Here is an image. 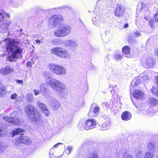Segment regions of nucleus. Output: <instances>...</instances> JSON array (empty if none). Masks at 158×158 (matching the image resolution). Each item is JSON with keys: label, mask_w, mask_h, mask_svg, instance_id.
I'll list each match as a JSON object with an SVG mask.
<instances>
[{"label": "nucleus", "mask_w": 158, "mask_h": 158, "mask_svg": "<svg viewBox=\"0 0 158 158\" xmlns=\"http://www.w3.org/2000/svg\"><path fill=\"white\" fill-rule=\"evenodd\" d=\"M4 40L7 51L11 52L10 54L7 58L6 60L13 61H15V58H21L23 49L20 46L19 40L10 38L5 39Z\"/></svg>", "instance_id": "f257e3e1"}, {"label": "nucleus", "mask_w": 158, "mask_h": 158, "mask_svg": "<svg viewBox=\"0 0 158 158\" xmlns=\"http://www.w3.org/2000/svg\"><path fill=\"white\" fill-rule=\"evenodd\" d=\"M64 19L60 15H55L51 17L48 20L49 24L56 26L59 25L58 28L54 31L55 35L58 37H63L69 35L71 31V27L68 25L62 23Z\"/></svg>", "instance_id": "f03ea898"}, {"label": "nucleus", "mask_w": 158, "mask_h": 158, "mask_svg": "<svg viewBox=\"0 0 158 158\" xmlns=\"http://www.w3.org/2000/svg\"><path fill=\"white\" fill-rule=\"evenodd\" d=\"M24 110L27 115L33 123H35L38 128L41 129L44 126V121L42 115L39 113L35 112V107L32 105L26 106Z\"/></svg>", "instance_id": "7ed1b4c3"}, {"label": "nucleus", "mask_w": 158, "mask_h": 158, "mask_svg": "<svg viewBox=\"0 0 158 158\" xmlns=\"http://www.w3.org/2000/svg\"><path fill=\"white\" fill-rule=\"evenodd\" d=\"M46 77V84L58 93L60 97L65 98L67 96L68 94V89L64 83L54 78Z\"/></svg>", "instance_id": "20e7f679"}, {"label": "nucleus", "mask_w": 158, "mask_h": 158, "mask_svg": "<svg viewBox=\"0 0 158 158\" xmlns=\"http://www.w3.org/2000/svg\"><path fill=\"white\" fill-rule=\"evenodd\" d=\"M5 17H9V15L6 13L4 11H0V27L3 29L1 31L2 33H4L6 31L8 30V27L10 25V22L9 20H6Z\"/></svg>", "instance_id": "39448f33"}, {"label": "nucleus", "mask_w": 158, "mask_h": 158, "mask_svg": "<svg viewBox=\"0 0 158 158\" xmlns=\"http://www.w3.org/2000/svg\"><path fill=\"white\" fill-rule=\"evenodd\" d=\"M52 53L53 55L64 58L69 59L70 58L71 55L66 50L60 47H56L51 50Z\"/></svg>", "instance_id": "423d86ee"}, {"label": "nucleus", "mask_w": 158, "mask_h": 158, "mask_svg": "<svg viewBox=\"0 0 158 158\" xmlns=\"http://www.w3.org/2000/svg\"><path fill=\"white\" fill-rule=\"evenodd\" d=\"M48 67L51 72L56 75H64L66 73L65 69L59 65L50 64L48 65Z\"/></svg>", "instance_id": "0eeeda50"}, {"label": "nucleus", "mask_w": 158, "mask_h": 158, "mask_svg": "<svg viewBox=\"0 0 158 158\" xmlns=\"http://www.w3.org/2000/svg\"><path fill=\"white\" fill-rule=\"evenodd\" d=\"M17 114V111L13 112L10 114L11 117L10 118L9 116H6L3 117V119L5 121L14 125H18L19 123V120L17 118V117L16 116Z\"/></svg>", "instance_id": "6e6552de"}, {"label": "nucleus", "mask_w": 158, "mask_h": 158, "mask_svg": "<svg viewBox=\"0 0 158 158\" xmlns=\"http://www.w3.org/2000/svg\"><path fill=\"white\" fill-rule=\"evenodd\" d=\"M141 62L143 66L147 68H152L155 63L154 61L151 57L143 58Z\"/></svg>", "instance_id": "1a4fd4ad"}, {"label": "nucleus", "mask_w": 158, "mask_h": 158, "mask_svg": "<svg viewBox=\"0 0 158 158\" xmlns=\"http://www.w3.org/2000/svg\"><path fill=\"white\" fill-rule=\"evenodd\" d=\"M96 122L93 119H87L84 124V127L87 130L91 129L96 127Z\"/></svg>", "instance_id": "9d476101"}, {"label": "nucleus", "mask_w": 158, "mask_h": 158, "mask_svg": "<svg viewBox=\"0 0 158 158\" xmlns=\"http://www.w3.org/2000/svg\"><path fill=\"white\" fill-rule=\"evenodd\" d=\"M21 135L15 142V145H18L20 143H24L27 145H29L31 143V140L27 137L21 134Z\"/></svg>", "instance_id": "9b49d317"}, {"label": "nucleus", "mask_w": 158, "mask_h": 158, "mask_svg": "<svg viewBox=\"0 0 158 158\" xmlns=\"http://www.w3.org/2000/svg\"><path fill=\"white\" fill-rule=\"evenodd\" d=\"M62 144L61 143H58L55 145L50 150L49 156L50 158H61L62 156V155H59L58 154V152L56 150L55 148L58 147V146Z\"/></svg>", "instance_id": "f8f14e48"}, {"label": "nucleus", "mask_w": 158, "mask_h": 158, "mask_svg": "<svg viewBox=\"0 0 158 158\" xmlns=\"http://www.w3.org/2000/svg\"><path fill=\"white\" fill-rule=\"evenodd\" d=\"M15 69L13 67L7 65L2 68L0 69V73L2 76L10 75L14 72Z\"/></svg>", "instance_id": "ddd939ff"}, {"label": "nucleus", "mask_w": 158, "mask_h": 158, "mask_svg": "<svg viewBox=\"0 0 158 158\" xmlns=\"http://www.w3.org/2000/svg\"><path fill=\"white\" fill-rule=\"evenodd\" d=\"M126 11L125 8L123 6L118 4L116 6V9L114 11V15L117 17H122Z\"/></svg>", "instance_id": "4468645a"}, {"label": "nucleus", "mask_w": 158, "mask_h": 158, "mask_svg": "<svg viewBox=\"0 0 158 158\" xmlns=\"http://www.w3.org/2000/svg\"><path fill=\"white\" fill-rule=\"evenodd\" d=\"M100 112L99 108L97 106L93 107L92 105L88 115L89 117H96Z\"/></svg>", "instance_id": "2eb2a0df"}, {"label": "nucleus", "mask_w": 158, "mask_h": 158, "mask_svg": "<svg viewBox=\"0 0 158 158\" xmlns=\"http://www.w3.org/2000/svg\"><path fill=\"white\" fill-rule=\"evenodd\" d=\"M133 97L135 98L142 100L144 98V94L143 91L139 90H135L133 94Z\"/></svg>", "instance_id": "dca6fc26"}, {"label": "nucleus", "mask_w": 158, "mask_h": 158, "mask_svg": "<svg viewBox=\"0 0 158 158\" xmlns=\"http://www.w3.org/2000/svg\"><path fill=\"white\" fill-rule=\"evenodd\" d=\"M131 49L128 46H124L122 49V52L124 56L127 58H131L132 55L130 54Z\"/></svg>", "instance_id": "f3484780"}, {"label": "nucleus", "mask_w": 158, "mask_h": 158, "mask_svg": "<svg viewBox=\"0 0 158 158\" xmlns=\"http://www.w3.org/2000/svg\"><path fill=\"white\" fill-rule=\"evenodd\" d=\"M50 104L52 106V109L55 110H57L60 106V104L58 102L53 98L51 99Z\"/></svg>", "instance_id": "a211bd4d"}, {"label": "nucleus", "mask_w": 158, "mask_h": 158, "mask_svg": "<svg viewBox=\"0 0 158 158\" xmlns=\"http://www.w3.org/2000/svg\"><path fill=\"white\" fill-rule=\"evenodd\" d=\"M131 117V114L129 111H126L123 112L121 115L122 119L125 121H128L130 119Z\"/></svg>", "instance_id": "6ab92c4d"}, {"label": "nucleus", "mask_w": 158, "mask_h": 158, "mask_svg": "<svg viewBox=\"0 0 158 158\" xmlns=\"http://www.w3.org/2000/svg\"><path fill=\"white\" fill-rule=\"evenodd\" d=\"M40 91L44 96H47L48 92V89L46 88L44 84H42L40 86Z\"/></svg>", "instance_id": "aec40b11"}, {"label": "nucleus", "mask_w": 158, "mask_h": 158, "mask_svg": "<svg viewBox=\"0 0 158 158\" xmlns=\"http://www.w3.org/2000/svg\"><path fill=\"white\" fill-rule=\"evenodd\" d=\"M140 80L139 77L135 78L131 84V88H133L135 86L139 85L140 83Z\"/></svg>", "instance_id": "412c9836"}, {"label": "nucleus", "mask_w": 158, "mask_h": 158, "mask_svg": "<svg viewBox=\"0 0 158 158\" xmlns=\"http://www.w3.org/2000/svg\"><path fill=\"white\" fill-rule=\"evenodd\" d=\"M5 86L0 82V97H2L6 94Z\"/></svg>", "instance_id": "4be33fe9"}, {"label": "nucleus", "mask_w": 158, "mask_h": 158, "mask_svg": "<svg viewBox=\"0 0 158 158\" xmlns=\"http://www.w3.org/2000/svg\"><path fill=\"white\" fill-rule=\"evenodd\" d=\"M137 9H139L140 10H146L148 9V7L143 2L139 3L137 7Z\"/></svg>", "instance_id": "5701e85b"}, {"label": "nucleus", "mask_w": 158, "mask_h": 158, "mask_svg": "<svg viewBox=\"0 0 158 158\" xmlns=\"http://www.w3.org/2000/svg\"><path fill=\"white\" fill-rule=\"evenodd\" d=\"M24 130L23 129L21 128H18L15 129L12 131V132L11 133V135L12 137H13L15 135L18 134H20L21 133L23 132L24 131Z\"/></svg>", "instance_id": "b1692460"}, {"label": "nucleus", "mask_w": 158, "mask_h": 158, "mask_svg": "<svg viewBox=\"0 0 158 158\" xmlns=\"http://www.w3.org/2000/svg\"><path fill=\"white\" fill-rule=\"evenodd\" d=\"M113 104L114 103H113V101H110L109 103L108 102H104L102 103V106L104 108H110L112 107Z\"/></svg>", "instance_id": "393cba45"}, {"label": "nucleus", "mask_w": 158, "mask_h": 158, "mask_svg": "<svg viewBox=\"0 0 158 158\" xmlns=\"http://www.w3.org/2000/svg\"><path fill=\"white\" fill-rule=\"evenodd\" d=\"M158 104L157 100L155 98H151L150 99L149 105L151 106H155Z\"/></svg>", "instance_id": "a878e982"}, {"label": "nucleus", "mask_w": 158, "mask_h": 158, "mask_svg": "<svg viewBox=\"0 0 158 158\" xmlns=\"http://www.w3.org/2000/svg\"><path fill=\"white\" fill-rule=\"evenodd\" d=\"M27 101V102H32L34 100V98L32 94H28L26 96Z\"/></svg>", "instance_id": "bb28decb"}, {"label": "nucleus", "mask_w": 158, "mask_h": 158, "mask_svg": "<svg viewBox=\"0 0 158 158\" xmlns=\"http://www.w3.org/2000/svg\"><path fill=\"white\" fill-rule=\"evenodd\" d=\"M37 106L39 107L41 110H44L46 107V106L44 103H41L39 101L37 102Z\"/></svg>", "instance_id": "cd10ccee"}, {"label": "nucleus", "mask_w": 158, "mask_h": 158, "mask_svg": "<svg viewBox=\"0 0 158 158\" xmlns=\"http://www.w3.org/2000/svg\"><path fill=\"white\" fill-rule=\"evenodd\" d=\"M7 147L6 145H4L3 143L0 142V153L3 152Z\"/></svg>", "instance_id": "c85d7f7f"}, {"label": "nucleus", "mask_w": 158, "mask_h": 158, "mask_svg": "<svg viewBox=\"0 0 158 158\" xmlns=\"http://www.w3.org/2000/svg\"><path fill=\"white\" fill-rule=\"evenodd\" d=\"M67 43L68 45L72 47H75L77 46L76 43L73 41L68 40L67 41Z\"/></svg>", "instance_id": "c756f323"}, {"label": "nucleus", "mask_w": 158, "mask_h": 158, "mask_svg": "<svg viewBox=\"0 0 158 158\" xmlns=\"http://www.w3.org/2000/svg\"><path fill=\"white\" fill-rule=\"evenodd\" d=\"M60 39H56L52 40L51 41V43L53 44L59 45L60 43Z\"/></svg>", "instance_id": "7c9ffc66"}, {"label": "nucleus", "mask_w": 158, "mask_h": 158, "mask_svg": "<svg viewBox=\"0 0 158 158\" xmlns=\"http://www.w3.org/2000/svg\"><path fill=\"white\" fill-rule=\"evenodd\" d=\"M148 150L149 151H153L155 147L153 144L151 143H149L148 145Z\"/></svg>", "instance_id": "2f4dec72"}, {"label": "nucleus", "mask_w": 158, "mask_h": 158, "mask_svg": "<svg viewBox=\"0 0 158 158\" xmlns=\"http://www.w3.org/2000/svg\"><path fill=\"white\" fill-rule=\"evenodd\" d=\"M110 126L108 125H106L105 123L102 124L101 126V130L102 131H105L109 129Z\"/></svg>", "instance_id": "473e14b6"}, {"label": "nucleus", "mask_w": 158, "mask_h": 158, "mask_svg": "<svg viewBox=\"0 0 158 158\" xmlns=\"http://www.w3.org/2000/svg\"><path fill=\"white\" fill-rule=\"evenodd\" d=\"M72 150V147L69 146L67 147L65 150V152L66 154L69 155L71 151Z\"/></svg>", "instance_id": "72a5a7b5"}, {"label": "nucleus", "mask_w": 158, "mask_h": 158, "mask_svg": "<svg viewBox=\"0 0 158 158\" xmlns=\"http://www.w3.org/2000/svg\"><path fill=\"white\" fill-rule=\"evenodd\" d=\"M153 155L152 153L150 152H147L145 155V158H152Z\"/></svg>", "instance_id": "f704fd0d"}, {"label": "nucleus", "mask_w": 158, "mask_h": 158, "mask_svg": "<svg viewBox=\"0 0 158 158\" xmlns=\"http://www.w3.org/2000/svg\"><path fill=\"white\" fill-rule=\"evenodd\" d=\"M139 76L143 80L145 81L149 79V77L147 75H143V74H142L139 75Z\"/></svg>", "instance_id": "c9c22d12"}, {"label": "nucleus", "mask_w": 158, "mask_h": 158, "mask_svg": "<svg viewBox=\"0 0 158 158\" xmlns=\"http://www.w3.org/2000/svg\"><path fill=\"white\" fill-rule=\"evenodd\" d=\"M42 111L44 112L46 116H48L50 114L49 111L46 107L44 110H42Z\"/></svg>", "instance_id": "e433bc0d"}, {"label": "nucleus", "mask_w": 158, "mask_h": 158, "mask_svg": "<svg viewBox=\"0 0 158 158\" xmlns=\"http://www.w3.org/2000/svg\"><path fill=\"white\" fill-rule=\"evenodd\" d=\"M152 91L154 94H157L158 93V89L156 86H154L152 89Z\"/></svg>", "instance_id": "4c0bfd02"}, {"label": "nucleus", "mask_w": 158, "mask_h": 158, "mask_svg": "<svg viewBox=\"0 0 158 158\" xmlns=\"http://www.w3.org/2000/svg\"><path fill=\"white\" fill-rule=\"evenodd\" d=\"M115 58L117 60H121L123 58L122 55L120 54H117L114 55Z\"/></svg>", "instance_id": "58836bf2"}, {"label": "nucleus", "mask_w": 158, "mask_h": 158, "mask_svg": "<svg viewBox=\"0 0 158 158\" xmlns=\"http://www.w3.org/2000/svg\"><path fill=\"white\" fill-rule=\"evenodd\" d=\"M123 157L124 158H133L132 155L128 154L127 152L124 153L123 155Z\"/></svg>", "instance_id": "ea45409f"}, {"label": "nucleus", "mask_w": 158, "mask_h": 158, "mask_svg": "<svg viewBox=\"0 0 158 158\" xmlns=\"http://www.w3.org/2000/svg\"><path fill=\"white\" fill-rule=\"evenodd\" d=\"M89 158H98L97 154L94 153H92L89 156Z\"/></svg>", "instance_id": "a19ab883"}, {"label": "nucleus", "mask_w": 158, "mask_h": 158, "mask_svg": "<svg viewBox=\"0 0 158 158\" xmlns=\"http://www.w3.org/2000/svg\"><path fill=\"white\" fill-rule=\"evenodd\" d=\"M143 154L141 150H139L137 152V153L136 154V156L137 157H140L142 156Z\"/></svg>", "instance_id": "79ce46f5"}, {"label": "nucleus", "mask_w": 158, "mask_h": 158, "mask_svg": "<svg viewBox=\"0 0 158 158\" xmlns=\"http://www.w3.org/2000/svg\"><path fill=\"white\" fill-rule=\"evenodd\" d=\"M17 97V94L16 93H15L12 94L10 96V98L12 100H15L16 99Z\"/></svg>", "instance_id": "37998d69"}, {"label": "nucleus", "mask_w": 158, "mask_h": 158, "mask_svg": "<svg viewBox=\"0 0 158 158\" xmlns=\"http://www.w3.org/2000/svg\"><path fill=\"white\" fill-rule=\"evenodd\" d=\"M154 21L153 19L151 20L149 22V24L150 25L151 28H153L154 27Z\"/></svg>", "instance_id": "c03bdc74"}, {"label": "nucleus", "mask_w": 158, "mask_h": 158, "mask_svg": "<svg viewBox=\"0 0 158 158\" xmlns=\"http://www.w3.org/2000/svg\"><path fill=\"white\" fill-rule=\"evenodd\" d=\"M141 35V33L138 31H136L133 33V35L135 37H138Z\"/></svg>", "instance_id": "a18cd8bd"}, {"label": "nucleus", "mask_w": 158, "mask_h": 158, "mask_svg": "<svg viewBox=\"0 0 158 158\" xmlns=\"http://www.w3.org/2000/svg\"><path fill=\"white\" fill-rule=\"evenodd\" d=\"M34 93L35 95V96H37V95H38V94H39L40 93V91H39L36 89H34Z\"/></svg>", "instance_id": "49530a36"}, {"label": "nucleus", "mask_w": 158, "mask_h": 158, "mask_svg": "<svg viewBox=\"0 0 158 158\" xmlns=\"http://www.w3.org/2000/svg\"><path fill=\"white\" fill-rule=\"evenodd\" d=\"M16 81L17 82V83L19 84V85H23V81L22 80H16Z\"/></svg>", "instance_id": "de8ad7c7"}, {"label": "nucleus", "mask_w": 158, "mask_h": 158, "mask_svg": "<svg viewBox=\"0 0 158 158\" xmlns=\"http://www.w3.org/2000/svg\"><path fill=\"white\" fill-rule=\"evenodd\" d=\"M155 18L156 21L158 22V9L157 10V13L155 15Z\"/></svg>", "instance_id": "09e8293b"}, {"label": "nucleus", "mask_w": 158, "mask_h": 158, "mask_svg": "<svg viewBox=\"0 0 158 158\" xmlns=\"http://www.w3.org/2000/svg\"><path fill=\"white\" fill-rule=\"evenodd\" d=\"M92 22H93V23L95 25H96L97 26H98V24L97 23V22L96 21V18H95H95H92Z\"/></svg>", "instance_id": "8fccbe9b"}, {"label": "nucleus", "mask_w": 158, "mask_h": 158, "mask_svg": "<svg viewBox=\"0 0 158 158\" xmlns=\"http://www.w3.org/2000/svg\"><path fill=\"white\" fill-rule=\"evenodd\" d=\"M3 127V125L1 123H0V133L2 131Z\"/></svg>", "instance_id": "3c124183"}, {"label": "nucleus", "mask_w": 158, "mask_h": 158, "mask_svg": "<svg viewBox=\"0 0 158 158\" xmlns=\"http://www.w3.org/2000/svg\"><path fill=\"white\" fill-rule=\"evenodd\" d=\"M155 54L156 55L158 56V48H157L155 50Z\"/></svg>", "instance_id": "603ef678"}, {"label": "nucleus", "mask_w": 158, "mask_h": 158, "mask_svg": "<svg viewBox=\"0 0 158 158\" xmlns=\"http://www.w3.org/2000/svg\"><path fill=\"white\" fill-rule=\"evenodd\" d=\"M22 101V99L20 97H17L15 100V102H17V101L21 102Z\"/></svg>", "instance_id": "864d4df0"}, {"label": "nucleus", "mask_w": 158, "mask_h": 158, "mask_svg": "<svg viewBox=\"0 0 158 158\" xmlns=\"http://www.w3.org/2000/svg\"><path fill=\"white\" fill-rule=\"evenodd\" d=\"M111 56L110 55H107L106 57V59H111Z\"/></svg>", "instance_id": "5fc2aeb1"}, {"label": "nucleus", "mask_w": 158, "mask_h": 158, "mask_svg": "<svg viewBox=\"0 0 158 158\" xmlns=\"http://www.w3.org/2000/svg\"><path fill=\"white\" fill-rule=\"evenodd\" d=\"M111 93L113 94L112 95L113 96L114 94L115 95V93H116L114 89H112L111 91Z\"/></svg>", "instance_id": "6e6d98bb"}, {"label": "nucleus", "mask_w": 158, "mask_h": 158, "mask_svg": "<svg viewBox=\"0 0 158 158\" xmlns=\"http://www.w3.org/2000/svg\"><path fill=\"white\" fill-rule=\"evenodd\" d=\"M35 42L36 44H40L41 43V41H40V40H38V39L36 40H35Z\"/></svg>", "instance_id": "4d7b16f0"}, {"label": "nucleus", "mask_w": 158, "mask_h": 158, "mask_svg": "<svg viewBox=\"0 0 158 158\" xmlns=\"http://www.w3.org/2000/svg\"><path fill=\"white\" fill-rule=\"evenodd\" d=\"M85 90L86 91H87L88 89V88H89L88 85L87 83H86V86H85Z\"/></svg>", "instance_id": "13d9d810"}, {"label": "nucleus", "mask_w": 158, "mask_h": 158, "mask_svg": "<svg viewBox=\"0 0 158 158\" xmlns=\"http://www.w3.org/2000/svg\"><path fill=\"white\" fill-rule=\"evenodd\" d=\"M27 67L30 66L31 65V63L30 62H28L27 63Z\"/></svg>", "instance_id": "bf43d9fd"}, {"label": "nucleus", "mask_w": 158, "mask_h": 158, "mask_svg": "<svg viewBox=\"0 0 158 158\" xmlns=\"http://www.w3.org/2000/svg\"><path fill=\"white\" fill-rule=\"evenodd\" d=\"M128 25L127 23V24H126L124 25V27L125 28H127L128 27Z\"/></svg>", "instance_id": "052dcab7"}, {"label": "nucleus", "mask_w": 158, "mask_h": 158, "mask_svg": "<svg viewBox=\"0 0 158 158\" xmlns=\"http://www.w3.org/2000/svg\"><path fill=\"white\" fill-rule=\"evenodd\" d=\"M156 83L158 86V76L156 77Z\"/></svg>", "instance_id": "680f3d73"}, {"label": "nucleus", "mask_w": 158, "mask_h": 158, "mask_svg": "<svg viewBox=\"0 0 158 158\" xmlns=\"http://www.w3.org/2000/svg\"><path fill=\"white\" fill-rule=\"evenodd\" d=\"M152 0V2H156V0Z\"/></svg>", "instance_id": "e2e57ef3"}, {"label": "nucleus", "mask_w": 158, "mask_h": 158, "mask_svg": "<svg viewBox=\"0 0 158 158\" xmlns=\"http://www.w3.org/2000/svg\"><path fill=\"white\" fill-rule=\"evenodd\" d=\"M139 111H139V110H138V111H137V112H138V113H140Z\"/></svg>", "instance_id": "0e129e2a"}, {"label": "nucleus", "mask_w": 158, "mask_h": 158, "mask_svg": "<svg viewBox=\"0 0 158 158\" xmlns=\"http://www.w3.org/2000/svg\"><path fill=\"white\" fill-rule=\"evenodd\" d=\"M110 86H111V85H110L109 86V88H110Z\"/></svg>", "instance_id": "69168bd1"}, {"label": "nucleus", "mask_w": 158, "mask_h": 158, "mask_svg": "<svg viewBox=\"0 0 158 158\" xmlns=\"http://www.w3.org/2000/svg\"><path fill=\"white\" fill-rule=\"evenodd\" d=\"M157 96H158V94H157Z\"/></svg>", "instance_id": "338daca9"}, {"label": "nucleus", "mask_w": 158, "mask_h": 158, "mask_svg": "<svg viewBox=\"0 0 158 158\" xmlns=\"http://www.w3.org/2000/svg\"><path fill=\"white\" fill-rule=\"evenodd\" d=\"M140 114H142L141 113H140Z\"/></svg>", "instance_id": "774afa93"}]
</instances>
